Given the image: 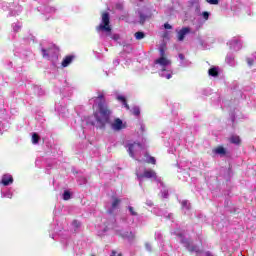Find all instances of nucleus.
<instances>
[{
	"label": "nucleus",
	"mask_w": 256,
	"mask_h": 256,
	"mask_svg": "<svg viewBox=\"0 0 256 256\" xmlns=\"http://www.w3.org/2000/svg\"><path fill=\"white\" fill-rule=\"evenodd\" d=\"M12 28H13V31H14L15 33H17V32H19V31H21V24H20V23H14V24L12 25Z\"/></svg>",
	"instance_id": "27"
},
{
	"label": "nucleus",
	"mask_w": 256,
	"mask_h": 256,
	"mask_svg": "<svg viewBox=\"0 0 256 256\" xmlns=\"http://www.w3.org/2000/svg\"><path fill=\"white\" fill-rule=\"evenodd\" d=\"M141 129H142V131H145V125H141Z\"/></svg>",
	"instance_id": "43"
},
{
	"label": "nucleus",
	"mask_w": 256,
	"mask_h": 256,
	"mask_svg": "<svg viewBox=\"0 0 256 256\" xmlns=\"http://www.w3.org/2000/svg\"><path fill=\"white\" fill-rule=\"evenodd\" d=\"M119 205H121V199H119L117 197H113L111 206L109 208V213H115V211H117V209H119Z\"/></svg>",
	"instance_id": "11"
},
{
	"label": "nucleus",
	"mask_w": 256,
	"mask_h": 256,
	"mask_svg": "<svg viewBox=\"0 0 256 256\" xmlns=\"http://www.w3.org/2000/svg\"><path fill=\"white\" fill-rule=\"evenodd\" d=\"M0 183L1 185H4V187H8V185H13V176H11L10 174H4Z\"/></svg>",
	"instance_id": "12"
},
{
	"label": "nucleus",
	"mask_w": 256,
	"mask_h": 256,
	"mask_svg": "<svg viewBox=\"0 0 256 256\" xmlns=\"http://www.w3.org/2000/svg\"><path fill=\"white\" fill-rule=\"evenodd\" d=\"M1 197L3 198H7V199H11L13 197V193L11 192V190H8L7 192H4L3 190L1 191Z\"/></svg>",
	"instance_id": "23"
},
{
	"label": "nucleus",
	"mask_w": 256,
	"mask_h": 256,
	"mask_svg": "<svg viewBox=\"0 0 256 256\" xmlns=\"http://www.w3.org/2000/svg\"><path fill=\"white\" fill-rule=\"evenodd\" d=\"M146 161H147V163H152V165H155V158L154 157H148Z\"/></svg>",
	"instance_id": "35"
},
{
	"label": "nucleus",
	"mask_w": 256,
	"mask_h": 256,
	"mask_svg": "<svg viewBox=\"0 0 256 256\" xmlns=\"http://www.w3.org/2000/svg\"><path fill=\"white\" fill-rule=\"evenodd\" d=\"M146 205H148V207H153V201L147 200Z\"/></svg>",
	"instance_id": "40"
},
{
	"label": "nucleus",
	"mask_w": 256,
	"mask_h": 256,
	"mask_svg": "<svg viewBox=\"0 0 256 256\" xmlns=\"http://www.w3.org/2000/svg\"><path fill=\"white\" fill-rule=\"evenodd\" d=\"M110 128L112 131H121L125 129V123H123V120L115 118L112 122H110Z\"/></svg>",
	"instance_id": "8"
},
{
	"label": "nucleus",
	"mask_w": 256,
	"mask_h": 256,
	"mask_svg": "<svg viewBox=\"0 0 256 256\" xmlns=\"http://www.w3.org/2000/svg\"><path fill=\"white\" fill-rule=\"evenodd\" d=\"M32 143H33L34 145H37V144L39 143V135H37V133H34V134L32 135Z\"/></svg>",
	"instance_id": "28"
},
{
	"label": "nucleus",
	"mask_w": 256,
	"mask_h": 256,
	"mask_svg": "<svg viewBox=\"0 0 256 256\" xmlns=\"http://www.w3.org/2000/svg\"><path fill=\"white\" fill-rule=\"evenodd\" d=\"M135 39H137L138 41H141V39H145V33L143 32H136L134 34Z\"/></svg>",
	"instance_id": "24"
},
{
	"label": "nucleus",
	"mask_w": 256,
	"mask_h": 256,
	"mask_svg": "<svg viewBox=\"0 0 256 256\" xmlns=\"http://www.w3.org/2000/svg\"><path fill=\"white\" fill-rule=\"evenodd\" d=\"M111 38H112L114 41H119L120 36H119L118 34H113V35L111 36Z\"/></svg>",
	"instance_id": "37"
},
{
	"label": "nucleus",
	"mask_w": 256,
	"mask_h": 256,
	"mask_svg": "<svg viewBox=\"0 0 256 256\" xmlns=\"http://www.w3.org/2000/svg\"><path fill=\"white\" fill-rule=\"evenodd\" d=\"M191 33V28L184 27L180 31L177 32L178 41H184L185 36Z\"/></svg>",
	"instance_id": "10"
},
{
	"label": "nucleus",
	"mask_w": 256,
	"mask_h": 256,
	"mask_svg": "<svg viewBox=\"0 0 256 256\" xmlns=\"http://www.w3.org/2000/svg\"><path fill=\"white\" fill-rule=\"evenodd\" d=\"M145 248H146L147 251H151V244L146 243Z\"/></svg>",
	"instance_id": "41"
},
{
	"label": "nucleus",
	"mask_w": 256,
	"mask_h": 256,
	"mask_svg": "<svg viewBox=\"0 0 256 256\" xmlns=\"http://www.w3.org/2000/svg\"><path fill=\"white\" fill-rule=\"evenodd\" d=\"M115 234L118 235V237H121L122 239H126L127 241H134L135 240V233L131 231H125L120 228L114 229Z\"/></svg>",
	"instance_id": "7"
},
{
	"label": "nucleus",
	"mask_w": 256,
	"mask_h": 256,
	"mask_svg": "<svg viewBox=\"0 0 256 256\" xmlns=\"http://www.w3.org/2000/svg\"><path fill=\"white\" fill-rule=\"evenodd\" d=\"M178 57L180 59L181 67H189L191 63L188 60H185V55L179 54Z\"/></svg>",
	"instance_id": "17"
},
{
	"label": "nucleus",
	"mask_w": 256,
	"mask_h": 256,
	"mask_svg": "<svg viewBox=\"0 0 256 256\" xmlns=\"http://www.w3.org/2000/svg\"><path fill=\"white\" fill-rule=\"evenodd\" d=\"M160 57H166L165 50H163V48H160Z\"/></svg>",
	"instance_id": "39"
},
{
	"label": "nucleus",
	"mask_w": 256,
	"mask_h": 256,
	"mask_svg": "<svg viewBox=\"0 0 256 256\" xmlns=\"http://www.w3.org/2000/svg\"><path fill=\"white\" fill-rule=\"evenodd\" d=\"M210 5H219V0H206Z\"/></svg>",
	"instance_id": "33"
},
{
	"label": "nucleus",
	"mask_w": 256,
	"mask_h": 256,
	"mask_svg": "<svg viewBox=\"0 0 256 256\" xmlns=\"http://www.w3.org/2000/svg\"><path fill=\"white\" fill-rule=\"evenodd\" d=\"M111 256H115V254L111 255Z\"/></svg>",
	"instance_id": "44"
},
{
	"label": "nucleus",
	"mask_w": 256,
	"mask_h": 256,
	"mask_svg": "<svg viewBox=\"0 0 256 256\" xmlns=\"http://www.w3.org/2000/svg\"><path fill=\"white\" fill-rule=\"evenodd\" d=\"M155 67L158 69L160 77L171 79L173 77V70H171V60L167 57H160L155 60Z\"/></svg>",
	"instance_id": "2"
},
{
	"label": "nucleus",
	"mask_w": 256,
	"mask_h": 256,
	"mask_svg": "<svg viewBox=\"0 0 256 256\" xmlns=\"http://www.w3.org/2000/svg\"><path fill=\"white\" fill-rule=\"evenodd\" d=\"M164 28L165 29H173V26H171V24H169V23H165Z\"/></svg>",
	"instance_id": "38"
},
{
	"label": "nucleus",
	"mask_w": 256,
	"mask_h": 256,
	"mask_svg": "<svg viewBox=\"0 0 256 256\" xmlns=\"http://www.w3.org/2000/svg\"><path fill=\"white\" fill-rule=\"evenodd\" d=\"M131 112L133 113V115H135L136 117H138V115L141 114V110L139 109V107L135 106L131 109Z\"/></svg>",
	"instance_id": "26"
},
{
	"label": "nucleus",
	"mask_w": 256,
	"mask_h": 256,
	"mask_svg": "<svg viewBox=\"0 0 256 256\" xmlns=\"http://www.w3.org/2000/svg\"><path fill=\"white\" fill-rule=\"evenodd\" d=\"M125 147L133 159H137V155L143 151V146L137 142L128 143Z\"/></svg>",
	"instance_id": "4"
},
{
	"label": "nucleus",
	"mask_w": 256,
	"mask_h": 256,
	"mask_svg": "<svg viewBox=\"0 0 256 256\" xmlns=\"http://www.w3.org/2000/svg\"><path fill=\"white\" fill-rule=\"evenodd\" d=\"M181 243H183L184 247H187L188 251L191 253H201L202 256H213L211 252H200L197 246L191 245V242L185 238L181 239Z\"/></svg>",
	"instance_id": "6"
},
{
	"label": "nucleus",
	"mask_w": 256,
	"mask_h": 256,
	"mask_svg": "<svg viewBox=\"0 0 256 256\" xmlns=\"http://www.w3.org/2000/svg\"><path fill=\"white\" fill-rule=\"evenodd\" d=\"M231 143H234L235 145H239V143H241V139L239 138V136H232L230 138Z\"/></svg>",
	"instance_id": "25"
},
{
	"label": "nucleus",
	"mask_w": 256,
	"mask_h": 256,
	"mask_svg": "<svg viewBox=\"0 0 256 256\" xmlns=\"http://www.w3.org/2000/svg\"><path fill=\"white\" fill-rule=\"evenodd\" d=\"M128 211L130 213V215H132L133 217H137V211H135V208H133V206H129L128 207Z\"/></svg>",
	"instance_id": "29"
},
{
	"label": "nucleus",
	"mask_w": 256,
	"mask_h": 256,
	"mask_svg": "<svg viewBox=\"0 0 256 256\" xmlns=\"http://www.w3.org/2000/svg\"><path fill=\"white\" fill-rule=\"evenodd\" d=\"M73 56H66L62 61V67H69L73 63Z\"/></svg>",
	"instance_id": "16"
},
{
	"label": "nucleus",
	"mask_w": 256,
	"mask_h": 256,
	"mask_svg": "<svg viewBox=\"0 0 256 256\" xmlns=\"http://www.w3.org/2000/svg\"><path fill=\"white\" fill-rule=\"evenodd\" d=\"M247 63L249 65V67L255 65V59H252V58H247Z\"/></svg>",
	"instance_id": "32"
},
{
	"label": "nucleus",
	"mask_w": 256,
	"mask_h": 256,
	"mask_svg": "<svg viewBox=\"0 0 256 256\" xmlns=\"http://www.w3.org/2000/svg\"><path fill=\"white\" fill-rule=\"evenodd\" d=\"M73 225H74L75 227H79V222L73 221Z\"/></svg>",
	"instance_id": "42"
},
{
	"label": "nucleus",
	"mask_w": 256,
	"mask_h": 256,
	"mask_svg": "<svg viewBox=\"0 0 256 256\" xmlns=\"http://www.w3.org/2000/svg\"><path fill=\"white\" fill-rule=\"evenodd\" d=\"M138 16H139V23H141V25H143V23H145L147 19H149L150 17L147 14V12H145L144 10H138Z\"/></svg>",
	"instance_id": "13"
},
{
	"label": "nucleus",
	"mask_w": 256,
	"mask_h": 256,
	"mask_svg": "<svg viewBox=\"0 0 256 256\" xmlns=\"http://www.w3.org/2000/svg\"><path fill=\"white\" fill-rule=\"evenodd\" d=\"M90 104L93 105V109L97 107L98 111L94 113L96 119V125L99 129H105V125L109 123L111 117V110L105 104V95L99 93L97 97L90 99Z\"/></svg>",
	"instance_id": "1"
},
{
	"label": "nucleus",
	"mask_w": 256,
	"mask_h": 256,
	"mask_svg": "<svg viewBox=\"0 0 256 256\" xmlns=\"http://www.w3.org/2000/svg\"><path fill=\"white\" fill-rule=\"evenodd\" d=\"M202 17L205 19V21L209 20V12H202Z\"/></svg>",
	"instance_id": "34"
},
{
	"label": "nucleus",
	"mask_w": 256,
	"mask_h": 256,
	"mask_svg": "<svg viewBox=\"0 0 256 256\" xmlns=\"http://www.w3.org/2000/svg\"><path fill=\"white\" fill-rule=\"evenodd\" d=\"M213 153L216 155H220L221 157L225 156L227 153V150H225L222 146H219L213 150Z\"/></svg>",
	"instance_id": "19"
},
{
	"label": "nucleus",
	"mask_w": 256,
	"mask_h": 256,
	"mask_svg": "<svg viewBox=\"0 0 256 256\" xmlns=\"http://www.w3.org/2000/svg\"><path fill=\"white\" fill-rule=\"evenodd\" d=\"M46 13H55V8L54 7L46 8Z\"/></svg>",
	"instance_id": "36"
},
{
	"label": "nucleus",
	"mask_w": 256,
	"mask_h": 256,
	"mask_svg": "<svg viewBox=\"0 0 256 256\" xmlns=\"http://www.w3.org/2000/svg\"><path fill=\"white\" fill-rule=\"evenodd\" d=\"M136 177L139 181L140 187L143 185V179H153L154 181H157L160 183L161 187H163V182H161V178L157 177V173H155L151 169H145L144 167H139L136 170Z\"/></svg>",
	"instance_id": "3"
},
{
	"label": "nucleus",
	"mask_w": 256,
	"mask_h": 256,
	"mask_svg": "<svg viewBox=\"0 0 256 256\" xmlns=\"http://www.w3.org/2000/svg\"><path fill=\"white\" fill-rule=\"evenodd\" d=\"M63 199L64 201H69V199H71V193L69 191H64Z\"/></svg>",
	"instance_id": "30"
},
{
	"label": "nucleus",
	"mask_w": 256,
	"mask_h": 256,
	"mask_svg": "<svg viewBox=\"0 0 256 256\" xmlns=\"http://www.w3.org/2000/svg\"><path fill=\"white\" fill-rule=\"evenodd\" d=\"M161 195L164 199H167V197H169V192H167V190H161Z\"/></svg>",
	"instance_id": "31"
},
{
	"label": "nucleus",
	"mask_w": 256,
	"mask_h": 256,
	"mask_svg": "<svg viewBox=\"0 0 256 256\" xmlns=\"http://www.w3.org/2000/svg\"><path fill=\"white\" fill-rule=\"evenodd\" d=\"M181 205H182L183 211H189V209H191V204L187 200H183L181 202Z\"/></svg>",
	"instance_id": "22"
},
{
	"label": "nucleus",
	"mask_w": 256,
	"mask_h": 256,
	"mask_svg": "<svg viewBox=\"0 0 256 256\" xmlns=\"http://www.w3.org/2000/svg\"><path fill=\"white\" fill-rule=\"evenodd\" d=\"M98 33L100 31L105 33H111V25H109V13L104 12L102 13V20L100 25L97 27Z\"/></svg>",
	"instance_id": "5"
},
{
	"label": "nucleus",
	"mask_w": 256,
	"mask_h": 256,
	"mask_svg": "<svg viewBox=\"0 0 256 256\" xmlns=\"http://www.w3.org/2000/svg\"><path fill=\"white\" fill-rule=\"evenodd\" d=\"M117 101H119L120 103H122V105H124V107L129 110V104H127V100L125 99V96L123 95H117L116 96Z\"/></svg>",
	"instance_id": "20"
},
{
	"label": "nucleus",
	"mask_w": 256,
	"mask_h": 256,
	"mask_svg": "<svg viewBox=\"0 0 256 256\" xmlns=\"http://www.w3.org/2000/svg\"><path fill=\"white\" fill-rule=\"evenodd\" d=\"M226 63L230 65V67H235V56H233L232 54H228L226 57Z\"/></svg>",
	"instance_id": "18"
},
{
	"label": "nucleus",
	"mask_w": 256,
	"mask_h": 256,
	"mask_svg": "<svg viewBox=\"0 0 256 256\" xmlns=\"http://www.w3.org/2000/svg\"><path fill=\"white\" fill-rule=\"evenodd\" d=\"M208 75H210V77H217L219 75V68L217 67H212L208 70Z\"/></svg>",
	"instance_id": "21"
},
{
	"label": "nucleus",
	"mask_w": 256,
	"mask_h": 256,
	"mask_svg": "<svg viewBox=\"0 0 256 256\" xmlns=\"http://www.w3.org/2000/svg\"><path fill=\"white\" fill-rule=\"evenodd\" d=\"M228 45H229L230 49H232L233 51H239L242 47L241 40H239V38H237V37L232 38L228 42Z\"/></svg>",
	"instance_id": "9"
},
{
	"label": "nucleus",
	"mask_w": 256,
	"mask_h": 256,
	"mask_svg": "<svg viewBox=\"0 0 256 256\" xmlns=\"http://www.w3.org/2000/svg\"><path fill=\"white\" fill-rule=\"evenodd\" d=\"M21 11H23V8H21L20 5H16L15 8L10 9V15H12V17H15V15H19Z\"/></svg>",
	"instance_id": "15"
},
{
	"label": "nucleus",
	"mask_w": 256,
	"mask_h": 256,
	"mask_svg": "<svg viewBox=\"0 0 256 256\" xmlns=\"http://www.w3.org/2000/svg\"><path fill=\"white\" fill-rule=\"evenodd\" d=\"M55 53V50L53 48H42V55L45 59H49V57H51V55H53Z\"/></svg>",
	"instance_id": "14"
}]
</instances>
